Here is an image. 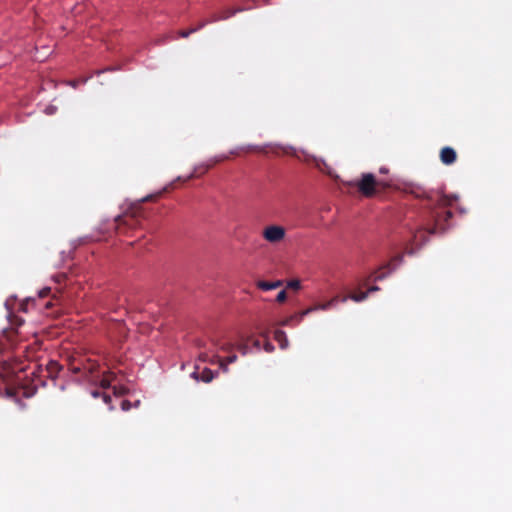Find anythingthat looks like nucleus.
I'll list each match as a JSON object with an SVG mask.
<instances>
[{
  "label": "nucleus",
  "mask_w": 512,
  "mask_h": 512,
  "mask_svg": "<svg viewBox=\"0 0 512 512\" xmlns=\"http://www.w3.org/2000/svg\"><path fill=\"white\" fill-rule=\"evenodd\" d=\"M404 191L426 201L419 214V224L411 231L412 246H422L428 241L427 235L442 234L450 227L453 213L449 207L457 201L456 195H444L418 184H407Z\"/></svg>",
  "instance_id": "obj_1"
},
{
  "label": "nucleus",
  "mask_w": 512,
  "mask_h": 512,
  "mask_svg": "<svg viewBox=\"0 0 512 512\" xmlns=\"http://www.w3.org/2000/svg\"><path fill=\"white\" fill-rule=\"evenodd\" d=\"M345 184L357 188L359 193L366 198L373 197L380 188L385 189L389 187L387 182L377 180L372 173H363L360 179L346 182Z\"/></svg>",
  "instance_id": "obj_2"
},
{
  "label": "nucleus",
  "mask_w": 512,
  "mask_h": 512,
  "mask_svg": "<svg viewBox=\"0 0 512 512\" xmlns=\"http://www.w3.org/2000/svg\"><path fill=\"white\" fill-rule=\"evenodd\" d=\"M142 211L140 208H131L115 218V229L119 235H128L130 231L140 225Z\"/></svg>",
  "instance_id": "obj_3"
},
{
  "label": "nucleus",
  "mask_w": 512,
  "mask_h": 512,
  "mask_svg": "<svg viewBox=\"0 0 512 512\" xmlns=\"http://www.w3.org/2000/svg\"><path fill=\"white\" fill-rule=\"evenodd\" d=\"M240 11H242L241 8H239V9H230V8L224 9L220 13L213 14L210 20L200 22L199 25L195 28H190L188 30L179 31V36L182 38H187L192 33H195L196 31L205 27L208 23L217 22L220 20H226V19L234 16L237 12H240Z\"/></svg>",
  "instance_id": "obj_4"
},
{
  "label": "nucleus",
  "mask_w": 512,
  "mask_h": 512,
  "mask_svg": "<svg viewBox=\"0 0 512 512\" xmlns=\"http://www.w3.org/2000/svg\"><path fill=\"white\" fill-rule=\"evenodd\" d=\"M286 235V231L282 226L279 225H269L264 228L262 232L263 238L272 244H276L281 242Z\"/></svg>",
  "instance_id": "obj_5"
},
{
  "label": "nucleus",
  "mask_w": 512,
  "mask_h": 512,
  "mask_svg": "<svg viewBox=\"0 0 512 512\" xmlns=\"http://www.w3.org/2000/svg\"><path fill=\"white\" fill-rule=\"evenodd\" d=\"M228 158H229L228 155L222 154V155H218V156H215V157L209 159L206 163L196 166L194 168L193 173L187 179H191L193 177H198L200 175H203L209 169H211L214 165H216L217 163H220L222 161H225Z\"/></svg>",
  "instance_id": "obj_6"
},
{
  "label": "nucleus",
  "mask_w": 512,
  "mask_h": 512,
  "mask_svg": "<svg viewBox=\"0 0 512 512\" xmlns=\"http://www.w3.org/2000/svg\"><path fill=\"white\" fill-rule=\"evenodd\" d=\"M217 373L215 374L211 369L204 368L201 373L198 372V366L195 367V371L191 373V377L196 381L201 380L204 383H210Z\"/></svg>",
  "instance_id": "obj_7"
},
{
  "label": "nucleus",
  "mask_w": 512,
  "mask_h": 512,
  "mask_svg": "<svg viewBox=\"0 0 512 512\" xmlns=\"http://www.w3.org/2000/svg\"><path fill=\"white\" fill-rule=\"evenodd\" d=\"M456 159H457V154L453 148L446 146L441 149L440 160L443 164L451 165L456 161Z\"/></svg>",
  "instance_id": "obj_8"
},
{
  "label": "nucleus",
  "mask_w": 512,
  "mask_h": 512,
  "mask_svg": "<svg viewBox=\"0 0 512 512\" xmlns=\"http://www.w3.org/2000/svg\"><path fill=\"white\" fill-rule=\"evenodd\" d=\"M215 358L217 360V364L219 365L220 369L223 372H228V365L231 363H234L237 360V355L232 354L225 358H221L220 356L215 355Z\"/></svg>",
  "instance_id": "obj_9"
},
{
  "label": "nucleus",
  "mask_w": 512,
  "mask_h": 512,
  "mask_svg": "<svg viewBox=\"0 0 512 512\" xmlns=\"http://www.w3.org/2000/svg\"><path fill=\"white\" fill-rule=\"evenodd\" d=\"M274 339L278 342L281 349H286L289 345L286 333L280 329L274 332Z\"/></svg>",
  "instance_id": "obj_10"
},
{
  "label": "nucleus",
  "mask_w": 512,
  "mask_h": 512,
  "mask_svg": "<svg viewBox=\"0 0 512 512\" xmlns=\"http://www.w3.org/2000/svg\"><path fill=\"white\" fill-rule=\"evenodd\" d=\"M403 259H404L403 254H397L390 260L389 263H387L385 266L381 267L380 270L387 268V269H389V272H391L394 269H396V267L399 266L403 262Z\"/></svg>",
  "instance_id": "obj_11"
},
{
  "label": "nucleus",
  "mask_w": 512,
  "mask_h": 512,
  "mask_svg": "<svg viewBox=\"0 0 512 512\" xmlns=\"http://www.w3.org/2000/svg\"><path fill=\"white\" fill-rule=\"evenodd\" d=\"M115 378H116V375L114 372H112V371L105 372L103 374V377L100 382L101 387L104 389L111 387V383L115 380Z\"/></svg>",
  "instance_id": "obj_12"
},
{
  "label": "nucleus",
  "mask_w": 512,
  "mask_h": 512,
  "mask_svg": "<svg viewBox=\"0 0 512 512\" xmlns=\"http://www.w3.org/2000/svg\"><path fill=\"white\" fill-rule=\"evenodd\" d=\"M337 301H338V297H334L325 303L315 304L314 306H312L313 311L314 312L318 311V310L326 311V310L330 309L332 306H334Z\"/></svg>",
  "instance_id": "obj_13"
},
{
  "label": "nucleus",
  "mask_w": 512,
  "mask_h": 512,
  "mask_svg": "<svg viewBox=\"0 0 512 512\" xmlns=\"http://www.w3.org/2000/svg\"><path fill=\"white\" fill-rule=\"evenodd\" d=\"M60 369H61V367L58 364V362H56V361H50L47 364V367H46V370L48 372V376L51 377V378L56 377L57 374L59 373Z\"/></svg>",
  "instance_id": "obj_14"
},
{
  "label": "nucleus",
  "mask_w": 512,
  "mask_h": 512,
  "mask_svg": "<svg viewBox=\"0 0 512 512\" xmlns=\"http://www.w3.org/2000/svg\"><path fill=\"white\" fill-rule=\"evenodd\" d=\"M216 354L210 355L207 352H202L199 354V360L202 362H208L210 364H217V360L215 358Z\"/></svg>",
  "instance_id": "obj_15"
},
{
  "label": "nucleus",
  "mask_w": 512,
  "mask_h": 512,
  "mask_svg": "<svg viewBox=\"0 0 512 512\" xmlns=\"http://www.w3.org/2000/svg\"><path fill=\"white\" fill-rule=\"evenodd\" d=\"M256 287L262 291L273 290L272 281L258 280L256 282Z\"/></svg>",
  "instance_id": "obj_16"
},
{
  "label": "nucleus",
  "mask_w": 512,
  "mask_h": 512,
  "mask_svg": "<svg viewBox=\"0 0 512 512\" xmlns=\"http://www.w3.org/2000/svg\"><path fill=\"white\" fill-rule=\"evenodd\" d=\"M368 297V292H359V293H353L349 295V298L355 302H362L366 300Z\"/></svg>",
  "instance_id": "obj_17"
},
{
  "label": "nucleus",
  "mask_w": 512,
  "mask_h": 512,
  "mask_svg": "<svg viewBox=\"0 0 512 512\" xmlns=\"http://www.w3.org/2000/svg\"><path fill=\"white\" fill-rule=\"evenodd\" d=\"M312 312H314V311H313V307L311 306L293 316H294V319H296L298 322H301L305 316L309 315Z\"/></svg>",
  "instance_id": "obj_18"
},
{
  "label": "nucleus",
  "mask_w": 512,
  "mask_h": 512,
  "mask_svg": "<svg viewBox=\"0 0 512 512\" xmlns=\"http://www.w3.org/2000/svg\"><path fill=\"white\" fill-rule=\"evenodd\" d=\"M286 287L297 291L301 288V282L297 279H293L287 282Z\"/></svg>",
  "instance_id": "obj_19"
},
{
  "label": "nucleus",
  "mask_w": 512,
  "mask_h": 512,
  "mask_svg": "<svg viewBox=\"0 0 512 512\" xmlns=\"http://www.w3.org/2000/svg\"><path fill=\"white\" fill-rule=\"evenodd\" d=\"M287 300V293H286V290H281L277 296H276V301L278 303H284L285 301Z\"/></svg>",
  "instance_id": "obj_20"
},
{
  "label": "nucleus",
  "mask_w": 512,
  "mask_h": 512,
  "mask_svg": "<svg viewBox=\"0 0 512 512\" xmlns=\"http://www.w3.org/2000/svg\"><path fill=\"white\" fill-rule=\"evenodd\" d=\"M219 350L223 352H231L233 350V344L223 343L219 346Z\"/></svg>",
  "instance_id": "obj_21"
},
{
  "label": "nucleus",
  "mask_w": 512,
  "mask_h": 512,
  "mask_svg": "<svg viewBox=\"0 0 512 512\" xmlns=\"http://www.w3.org/2000/svg\"><path fill=\"white\" fill-rule=\"evenodd\" d=\"M267 146L265 147H258V146H249L247 151H257V152H262V153H267L268 150L266 149Z\"/></svg>",
  "instance_id": "obj_22"
},
{
  "label": "nucleus",
  "mask_w": 512,
  "mask_h": 512,
  "mask_svg": "<svg viewBox=\"0 0 512 512\" xmlns=\"http://www.w3.org/2000/svg\"><path fill=\"white\" fill-rule=\"evenodd\" d=\"M386 273H383V272H379V271H376L373 275V280L374 281H380V280H383L385 277H386Z\"/></svg>",
  "instance_id": "obj_23"
},
{
  "label": "nucleus",
  "mask_w": 512,
  "mask_h": 512,
  "mask_svg": "<svg viewBox=\"0 0 512 512\" xmlns=\"http://www.w3.org/2000/svg\"><path fill=\"white\" fill-rule=\"evenodd\" d=\"M86 82V79H83V80H71L69 81V85L72 86L73 88H76L79 83H85Z\"/></svg>",
  "instance_id": "obj_24"
},
{
  "label": "nucleus",
  "mask_w": 512,
  "mask_h": 512,
  "mask_svg": "<svg viewBox=\"0 0 512 512\" xmlns=\"http://www.w3.org/2000/svg\"><path fill=\"white\" fill-rule=\"evenodd\" d=\"M113 390L115 394L123 395L126 393V389L124 388H118L117 386H113Z\"/></svg>",
  "instance_id": "obj_25"
},
{
  "label": "nucleus",
  "mask_w": 512,
  "mask_h": 512,
  "mask_svg": "<svg viewBox=\"0 0 512 512\" xmlns=\"http://www.w3.org/2000/svg\"><path fill=\"white\" fill-rule=\"evenodd\" d=\"M281 149L284 153H289L288 150L286 148H283V147H279V146H274V147H271V151L273 153H278V150Z\"/></svg>",
  "instance_id": "obj_26"
},
{
  "label": "nucleus",
  "mask_w": 512,
  "mask_h": 512,
  "mask_svg": "<svg viewBox=\"0 0 512 512\" xmlns=\"http://www.w3.org/2000/svg\"><path fill=\"white\" fill-rule=\"evenodd\" d=\"M283 284H284L283 280L272 281L273 289H277V288L283 286Z\"/></svg>",
  "instance_id": "obj_27"
},
{
  "label": "nucleus",
  "mask_w": 512,
  "mask_h": 512,
  "mask_svg": "<svg viewBox=\"0 0 512 512\" xmlns=\"http://www.w3.org/2000/svg\"><path fill=\"white\" fill-rule=\"evenodd\" d=\"M50 293V288H44L39 292L41 298L46 297Z\"/></svg>",
  "instance_id": "obj_28"
},
{
  "label": "nucleus",
  "mask_w": 512,
  "mask_h": 512,
  "mask_svg": "<svg viewBox=\"0 0 512 512\" xmlns=\"http://www.w3.org/2000/svg\"><path fill=\"white\" fill-rule=\"evenodd\" d=\"M102 398H103V401L106 403V404H109L111 402V396L106 394V393H103L102 394Z\"/></svg>",
  "instance_id": "obj_29"
},
{
  "label": "nucleus",
  "mask_w": 512,
  "mask_h": 512,
  "mask_svg": "<svg viewBox=\"0 0 512 512\" xmlns=\"http://www.w3.org/2000/svg\"><path fill=\"white\" fill-rule=\"evenodd\" d=\"M238 350L241 351L243 354H245L246 351H247V345L246 344H239L238 345Z\"/></svg>",
  "instance_id": "obj_30"
},
{
  "label": "nucleus",
  "mask_w": 512,
  "mask_h": 512,
  "mask_svg": "<svg viewBox=\"0 0 512 512\" xmlns=\"http://www.w3.org/2000/svg\"><path fill=\"white\" fill-rule=\"evenodd\" d=\"M102 394H103V393H101V392H100V391H98V390H93V391L91 392V395H92L94 398L100 397V396H102Z\"/></svg>",
  "instance_id": "obj_31"
},
{
  "label": "nucleus",
  "mask_w": 512,
  "mask_h": 512,
  "mask_svg": "<svg viewBox=\"0 0 512 512\" xmlns=\"http://www.w3.org/2000/svg\"><path fill=\"white\" fill-rule=\"evenodd\" d=\"M294 320V316H291L287 319H285L283 322H282V325H289V323Z\"/></svg>",
  "instance_id": "obj_32"
},
{
  "label": "nucleus",
  "mask_w": 512,
  "mask_h": 512,
  "mask_svg": "<svg viewBox=\"0 0 512 512\" xmlns=\"http://www.w3.org/2000/svg\"><path fill=\"white\" fill-rule=\"evenodd\" d=\"M273 349H274V347H273V345L271 343H267L265 345V350L266 351L271 352V351H273Z\"/></svg>",
  "instance_id": "obj_33"
},
{
  "label": "nucleus",
  "mask_w": 512,
  "mask_h": 512,
  "mask_svg": "<svg viewBox=\"0 0 512 512\" xmlns=\"http://www.w3.org/2000/svg\"><path fill=\"white\" fill-rule=\"evenodd\" d=\"M379 290V287L378 286H371L366 292L369 293H372L374 291H378Z\"/></svg>",
  "instance_id": "obj_34"
},
{
  "label": "nucleus",
  "mask_w": 512,
  "mask_h": 512,
  "mask_svg": "<svg viewBox=\"0 0 512 512\" xmlns=\"http://www.w3.org/2000/svg\"><path fill=\"white\" fill-rule=\"evenodd\" d=\"M129 405H130V403L128 401H123L122 402V409L123 410H127L129 408Z\"/></svg>",
  "instance_id": "obj_35"
},
{
  "label": "nucleus",
  "mask_w": 512,
  "mask_h": 512,
  "mask_svg": "<svg viewBox=\"0 0 512 512\" xmlns=\"http://www.w3.org/2000/svg\"><path fill=\"white\" fill-rule=\"evenodd\" d=\"M6 347V344L3 342L2 337H0V352L3 351Z\"/></svg>",
  "instance_id": "obj_36"
},
{
  "label": "nucleus",
  "mask_w": 512,
  "mask_h": 512,
  "mask_svg": "<svg viewBox=\"0 0 512 512\" xmlns=\"http://www.w3.org/2000/svg\"><path fill=\"white\" fill-rule=\"evenodd\" d=\"M387 172H388V169H387V168H385V167L380 168V173L385 174V173H387Z\"/></svg>",
  "instance_id": "obj_37"
},
{
  "label": "nucleus",
  "mask_w": 512,
  "mask_h": 512,
  "mask_svg": "<svg viewBox=\"0 0 512 512\" xmlns=\"http://www.w3.org/2000/svg\"><path fill=\"white\" fill-rule=\"evenodd\" d=\"M154 197H155V196H153V195H151V196H147V197H145V198L143 199V202L148 201V200H150V199H152V198H154Z\"/></svg>",
  "instance_id": "obj_38"
},
{
  "label": "nucleus",
  "mask_w": 512,
  "mask_h": 512,
  "mask_svg": "<svg viewBox=\"0 0 512 512\" xmlns=\"http://www.w3.org/2000/svg\"><path fill=\"white\" fill-rule=\"evenodd\" d=\"M254 345H255L257 348H259V347H260V341H259V340H256V341L254 342Z\"/></svg>",
  "instance_id": "obj_39"
},
{
  "label": "nucleus",
  "mask_w": 512,
  "mask_h": 512,
  "mask_svg": "<svg viewBox=\"0 0 512 512\" xmlns=\"http://www.w3.org/2000/svg\"><path fill=\"white\" fill-rule=\"evenodd\" d=\"M407 253H408V254H413V253H414V249H413V247H412V248H410L409 250H407Z\"/></svg>",
  "instance_id": "obj_40"
},
{
  "label": "nucleus",
  "mask_w": 512,
  "mask_h": 512,
  "mask_svg": "<svg viewBox=\"0 0 512 512\" xmlns=\"http://www.w3.org/2000/svg\"><path fill=\"white\" fill-rule=\"evenodd\" d=\"M3 337H6V338L9 340L10 335H8V334H6V333H5V334L3 335Z\"/></svg>",
  "instance_id": "obj_41"
},
{
  "label": "nucleus",
  "mask_w": 512,
  "mask_h": 512,
  "mask_svg": "<svg viewBox=\"0 0 512 512\" xmlns=\"http://www.w3.org/2000/svg\"><path fill=\"white\" fill-rule=\"evenodd\" d=\"M230 154H232V155H236V154H237V152H235V151H231V153H230Z\"/></svg>",
  "instance_id": "obj_42"
}]
</instances>
